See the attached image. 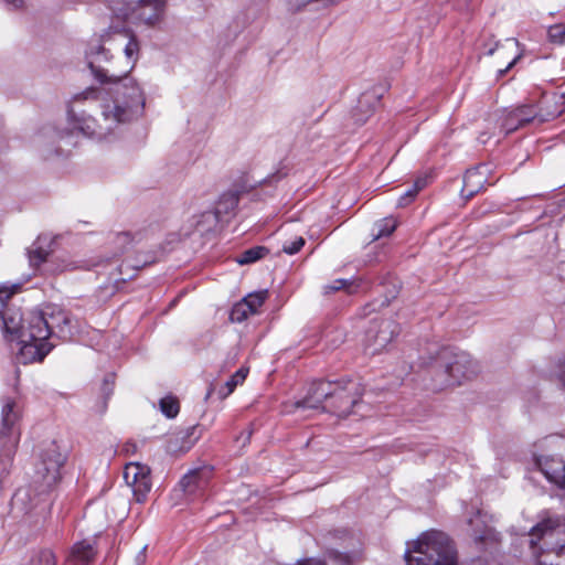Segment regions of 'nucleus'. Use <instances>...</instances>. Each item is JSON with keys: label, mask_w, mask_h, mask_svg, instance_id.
<instances>
[{"label": "nucleus", "mask_w": 565, "mask_h": 565, "mask_svg": "<svg viewBox=\"0 0 565 565\" xmlns=\"http://www.w3.org/2000/svg\"><path fill=\"white\" fill-rule=\"evenodd\" d=\"M350 285H351L350 280L339 278V279L333 280L331 284L326 285L323 288H324V292L329 294V292H334V291L344 289V288L349 287Z\"/></svg>", "instance_id": "nucleus-39"}, {"label": "nucleus", "mask_w": 565, "mask_h": 565, "mask_svg": "<svg viewBox=\"0 0 565 565\" xmlns=\"http://www.w3.org/2000/svg\"><path fill=\"white\" fill-rule=\"evenodd\" d=\"M489 172V167L486 164L468 169L463 175V184L461 189L462 198L469 200L479 193L488 182Z\"/></svg>", "instance_id": "nucleus-18"}, {"label": "nucleus", "mask_w": 565, "mask_h": 565, "mask_svg": "<svg viewBox=\"0 0 565 565\" xmlns=\"http://www.w3.org/2000/svg\"><path fill=\"white\" fill-rule=\"evenodd\" d=\"M124 479L131 488L137 502H143L151 489L150 468L140 462H129L124 469Z\"/></svg>", "instance_id": "nucleus-12"}, {"label": "nucleus", "mask_w": 565, "mask_h": 565, "mask_svg": "<svg viewBox=\"0 0 565 565\" xmlns=\"http://www.w3.org/2000/svg\"><path fill=\"white\" fill-rule=\"evenodd\" d=\"M73 268H74V267H73V266H71V264H67V265L63 266V268H62V269L64 270V269H73Z\"/></svg>", "instance_id": "nucleus-51"}, {"label": "nucleus", "mask_w": 565, "mask_h": 565, "mask_svg": "<svg viewBox=\"0 0 565 565\" xmlns=\"http://www.w3.org/2000/svg\"><path fill=\"white\" fill-rule=\"evenodd\" d=\"M268 298V290H259L255 292L248 294L242 300L246 303V307L249 309V312L253 315L258 312V309L264 305L266 299Z\"/></svg>", "instance_id": "nucleus-28"}, {"label": "nucleus", "mask_w": 565, "mask_h": 565, "mask_svg": "<svg viewBox=\"0 0 565 565\" xmlns=\"http://www.w3.org/2000/svg\"><path fill=\"white\" fill-rule=\"evenodd\" d=\"M95 95H96L95 89H87L84 93L74 96L73 104L70 106V108L67 110V117H68L70 125H72V129L61 130V129H56V128H46L43 130V132H42V136H43L42 143H43V148H44L43 156L46 159L52 158L54 156H64V154H66V152H70V149H66V151H65L63 146H66V147L74 146V142L72 141V136L75 130L83 134L84 136L99 139L96 136H92V135H88V134H85L84 131H82L79 129L77 122H75L71 116V110H74L76 115L84 111L86 115L90 116V114H88L84 109H76L74 104L82 99H94ZM92 117L100 119V111L98 113V116L92 115ZM114 131H111V134ZM109 135H110V132L108 135H106L105 137H102L100 139H105Z\"/></svg>", "instance_id": "nucleus-4"}, {"label": "nucleus", "mask_w": 565, "mask_h": 565, "mask_svg": "<svg viewBox=\"0 0 565 565\" xmlns=\"http://www.w3.org/2000/svg\"><path fill=\"white\" fill-rule=\"evenodd\" d=\"M159 407L162 414L168 418H174L180 411V404L177 397L167 395L159 401Z\"/></svg>", "instance_id": "nucleus-30"}, {"label": "nucleus", "mask_w": 565, "mask_h": 565, "mask_svg": "<svg viewBox=\"0 0 565 565\" xmlns=\"http://www.w3.org/2000/svg\"><path fill=\"white\" fill-rule=\"evenodd\" d=\"M469 525L472 526L470 535L475 542L486 543L488 541H498V533L492 527L484 524L480 512H477L476 515L469 520Z\"/></svg>", "instance_id": "nucleus-19"}, {"label": "nucleus", "mask_w": 565, "mask_h": 565, "mask_svg": "<svg viewBox=\"0 0 565 565\" xmlns=\"http://www.w3.org/2000/svg\"><path fill=\"white\" fill-rule=\"evenodd\" d=\"M212 391H213V388H212V387H210V390H209V392H207V394H206V398H209V397H210V395L212 394Z\"/></svg>", "instance_id": "nucleus-52"}, {"label": "nucleus", "mask_w": 565, "mask_h": 565, "mask_svg": "<svg viewBox=\"0 0 565 565\" xmlns=\"http://www.w3.org/2000/svg\"><path fill=\"white\" fill-rule=\"evenodd\" d=\"M405 561L406 565H460L455 542L438 530L423 532L407 543Z\"/></svg>", "instance_id": "nucleus-2"}, {"label": "nucleus", "mask_w": 565, "mask_h": 565, "mask_svg": "<svg viewBox=\"0 0 565 565\" xmlns=\"http://www.w3.org/2000/svg\"><path fill=\"white\" fill-rule=\"evenodd\" d=\"M250 436H252L250 429H247L246 431L242 433V435L239 436V439H242L243 445H246L249 441Z\"/></svg>", "instance_id": "nucleus-49"}, {"label": "nucleus", "mask_w": 565, "mask_h": 565, "mask_svg": "<svg viewBox=\"0 0 565 565\" xmlns=\"http://www.w3.org/2000/svg\"><path fill=\"white\" fill-rule=\"evenodd\" d=\"M305 238L301 236H297L291 241H286L282 244V252L288 255L297 254L305 245Z\"/></svg>", "instance_id": "nucleus-37"}, {"label": "nucleus", "mask_w": 565, "mask_h": 565, "mask_svg": "<svg viewBox=\"0 0 565 565\" xmlns=\"http://www.w3.org/2000/svg\"><path fill=\"white\" fill-rule=\"evenodd\" d=\"M30 339L49 340L56 335L66 339L72 335V318L68 312L56 305H46L41 310L31 311L28 316Z\"/></svg>", "instance_id": "nucleus-3"}, {"label": "nucleus", "mask_w": 565, "mask_h": 565, "mask_svg": "<svg viewBox=\"0 0 565 565\" xmlns=\"http://www.w3.org/2000/svg\"><path fill=\"white\" fill-rule=\"evenodd\" d=\"M10 9H19L23 6V0H4Z\"/></svg>", "instance_id": "nucleus-47"}, {"label": "nucleus", "mask_w": 565, "mask_h": 565, "mask_svg": "<svg viewBox=\"0 0 565 565\" xmlns=\"http://www.w3.org/2000/svg\"><path fill=\"white\" fill-rule=\"evenodd\" d=\"M66 456L55 441H51L41 452L33 476L34 491L40 494L50 492L61 480V468Z\"/></svg>", "instance_id": "nucleus-7"}, {"label": "nucleus", "mask_w": 565, "mask_h": 565, "mask_svg": "<svg viewBox=\"0 0 565 565\" xmlns=\"http://www.w3.org/2000/svg\"><path fill=\"white\" fill-rule=\"evenodd\" d=\"M128 42L124 47L125 62L121 68L115 63L107 67L102 65L108 61V52L98 46L92 54L88 66L95 78L102 84L109 85V99L100 103V119L86 115L84 111L76 115L71 110V116L77 122L79 129L85 134L105 137L115 131L120 125L127 124L139 114L145 107V96L139 84L129 76L139 58L140 45L135 34L126 32Z\"/></svg>", "instance_id": "nucleus-1"}, {"label": "nucleus", "mask_w": 565, "mask_h": 565, "mask_svg": "<svg viewBox=\"0 0 565 565\" xmlns=\"http://www.w3.org/2000/svg\"><path fill=\"white\" fill-rule=\"evenodd\" d=\"M555 104L554 110H544L543 107L534 105H522L515 108L519 122L524 126L531 122L543 124L562 115L565 110V94L555 96L552 100Z\"/></svg>", "instance_id": "nucleus-13"}, {"label": "nucleus", "mask_w": 565, "mask_h": 565, "mask_svg": "<svg viewBox=\"0 0 565 565\" xmlns=\"http://www.w3.org/2000/svg\"><path fill=\"white\" fill-rule=\"evenodd\" d=\"M26 331H29L28 320L26 328H23L21 330V335H19L20 349L15 356L17 362L24 365L34 362H42L54 348V344L47 342V340L30 339L25 337Z\"/></svg>", "instance_id": "nucleus-11"}, {"label": "nucleus", "mask_w": 565, "mask_h": 565, "mask_svg": "<svg viewBox=\"0 0 565 565\" xmlns=\"http://www.w3.org/2000/svg\"><path fill=\"white\" fill-rule=\"evenodd\" d=\"M418 193L416 192V189H414L413 186H411L403 195H401V198L398 199L397 201V207H405L407 206L411 202L414 201V199L416 198Z\"/></svg>", "instance_id": "nucleus-41"}, {"label": "nucleus", "mask_w": 565, "mask_h": 565, "mask_svg": "<svg viewBox=\"0 0 565 565\" xmlns=\"http://www.w3.org/2000/svg\"><path fill=\"white\" fill-rule=\"evenodd\" d=\"M548 40L555 44H564L565 43V24H554L551 25L547 30Z\"/></svg>", "instance_id": "nucleus-35"}, {"label": "nucleus", "mask_w": 565, "mask_h": 565, "mask_svg": "<svg viewBox=\"0 0 565 565\" xmlns=\"http://www.w3.org/2000/svg\"><path fill=\"white\" fill-rule=\"evenodd\" d=\"M239 194L237 191H228L223 193L216 202L215 212L222 218L224 215L232 213L238 205Z\"/></svg>", "instance_id": "nucleus-24"}, {"label": "nucleus", "mask_w": 565, "mask_h": 565, "mask_svg": "<svg viewBox=\"0 0 565 565\" xmlns=\"http://www.w3.org/2000/svg\"><path fill=\"white\" fill-rule=\"evenodd\" d=\"M150 262L145 259V260H137V262H131L129 260L128 258H125L121 264L118 266V271L121 276H127V277H122L121 279L122 280H126V279H131L135 274H129L128 270H132V271H136L140 268H142L143 266L148 265Z\"/></svg>", "instance_id": "nucleus-32"}, {"label": "nucleus", "mask_w": 565, "mask_h": 565, "mask_svg": "<svg viewBox=\"0 0 565 565\" xmlns=\"http://www.w3.org/2000/svg\"><path fill=\"white\" fill-rule=\"evenodd\" d=\"M52 243L53 241L46 237L45 235H41L38 237V239L33 243L32 247L28 252L29 262L32 267H39L47 259V256L52 252Z\"/></svg>", "instance_id": "nucleus-21"}, {"label": "nucleus", "mask_w": 565, "mask_h": 565, "mask_svg": "<svg viewBox=\"0 0 565 565\" xmlns=\"http://www.w3.org/2000/svg\"><path fill=\"white\" fill-rule=\"evenodd\" d=\"M563 93H561L562 95ZM555 96H559V94H553L551 96H543L542 100L539 103L537 107H543V109L546 110H554L555 104L552 102Z\"/></svg>", "instance_id": "nucleus-42"}, {"label": "nucleus", "mask_w": 565, "mask_h": 565, "mask_svg": "<svg viewBox=\"0 0 565 565\" xmlns=\"http://www.w3.org/2000/svg\"><path fill=\"white\" fill-rule=\"evenodd\" d=\"M361 396L362 393L358 382L353 380L334 381L333 392L330 399H328L329 404L324 406V412L338 417H347Z\"/></svg>", "instance_id": "nucleus-9"}, {"label": "nucleus", "mask_w": 565, "mask_h": 565, "mask_svg": "<svg viewBox=\"0 0 565 565\" xmlns=\"http://www.w3.org/2000/svg\"><path fill=\"white\" fill-rule=\"evenodd\" d=\"M448 374V385L460 384L463 380L472 377L477 373V364L466 352L454 353L445 365Z\"/></svg>", "instance_id": "nucleus-14"}, {"label": "nucleus", "mask_w": 565, "mask_h": 565, "mask_svg": "<svg viewBox=\"0 0 565 565\" xmlns=\"http://www.w3.org/2000/svg\"><path fill=\"white\" fill-rule=\"evenodd\" d=\"M248 374V369L247 367H241L239 370H237L231 377L228 381H226V383L224 384V387L220 391V395L222 397H226L228 396L231 393L234 392L235 387L238 385V384H242L246 376Z\"/></svg>", "instance_id": "nucleus-27"}, {"label": "nucleus", "mask_w": 565, "mask_h": 565, "mask_svg": "<svg viewBox=\"0 0 565 565\" xmlns=\"http://www.w3.org/2000/svg\"><path fill=\"white\" fill-rule=\"evenodd\" d=\"M397 222L393 217H385L374 225V238L390 236L396 228Z\"/></svg>", "instance_id": "nucleus-31"}, {"label": "nucleus", "mask_w": 565, "mask_h": 565, "mask_svg": "<svg viewBox=\"0 0 565 565\" xmlns=\"http://www.w3.org/2000/svg\"><path fill=\"white\" fill-rule=\"evenodd\" d=\"M114 391V375H107L102 385V393L104 396L103 405L100 412H105L107 407V399L111 396Z\"/></svg>", "instance_id": "nucleus-38"}, {"label": "nucleus", "mask_w": 565, "mask_h": 565, "mask_svg": "<svg viewBox=\"0 0 565 565\" xmlns=\"http://www.w3.org/2000/svg\"><path fill=\"white\" fill-rule=\"evenodd\" d=\"M114 11L125 20L149 28L158 26L164 19L167 0H107Z\"/></svg>", "instance_id": "nucleus-5"}, {"label": "nucleus", "mask_w": 565, "mask_h": 565, "mask_svg": "<svg viewBox=\"0 0 565 565\" xmlns=\"http://www.w3.org/2000/svg\"><path fill=\"white\" fill-rule=\"evenodd\" d=\"M202 479L198 471L186 473L180 481L183 492L188 495L195 493L196 489L201 487Z\"/></svg>", "instance_id": "nucleus-29"}, {"label": "nucleus", "mask_w": 565, "mask_h": 565, "mask_svg": "<svg viewBox=\"0 0 565 565\" xmlns=\"http://www.w3.org/2000/svg\"><path fill=\"white\" fill-rule=\"evenodd\" d=\"M542 443L544 447L552 450L565 449V438L558 435L547 436ZM536 463L550 482L565 489V454L561 457L540 456L536 458Z\"/></svg>", "instance_id": "nucleus-8"}, {"label": "nucleus", "mask_w": 565, "mask_h": 565, "mask_svg": "<svg viewBox=\"0 0 565 565\" xmlns=\"http://www.w3.org/2000/svg\"><path fill=\"white\" fill-rule=\"evenodd\" d=\"M519 117L516 116L515 109L508 113L505 118L502 121V129L505 131V134H511L519 128L524 127L522 122H519Z\"/></svg>", "instance_id": "nucleus-34"}, {"label": "nucleus", "mask_w": 565, "mask_h": 565, "mask_svg": "<svg viewBox=\"0 0 565 565\" xmlns=\"http://www.w3.org/2000/svg\"><path fill=\"white\" fill-rule=\"evenodd\" d=\"M529 544L535 562L539 553L565 546V519L558 515L543 518L531 529Z\"/></svg>", "instance_id": "nucleus-6"}, {"label": "nucleus", "mask_w": 565, "mask_h": 565, "mask_svg": "<svg viewBox=\"0 0 565 565\" xmlns=\"http://www.w3.org/2000/svg\"><path fill=\"white\" fill-rule=\"evenodd\" d=\"M268 248L265 246H254L241 253L237 256L236 262L239 265L253 264L268 254Z\"/></svg>", "instance_id": "nucleus-26"}, {"label": "nucleus", "mask_w": 565, "mask_h": 565, "mask_svg": "<svg viewBox=\"0 0 565 565\" xmlns=\"http://www.w3.org/2000/svg\"><path fill=\"white\" fill-rule=\"evenodd\" d=\"M253 313L249 312V309L246 307L243 300L235 303L230 313V320L232 322H243Z\"/></svg>", "instance_id": "nucleus-33"}, {"label": "nucleus", "mask_w": 565, "mask_h": 565, "mask_svg": "<svg viewBox=\"0 0 565 565\" xmlns=\"http://www.w3.org/2000/svg\"><path fill=\"white\" fill-rule=\"evenodd\" d=\"M556 376L565 390V359L558 364Z\"/></svg>", "instance_id": "nucleus-44"}, {"label": "nucleus", "mask_w": 565, "mask_h": 565, "mask_svg": "<svg viewBox=\"0 0 565 565\" xmlns=\"http://www.w3.org/2000/svg\"><path fill=\"white\" fill-rule=\"evenodd\" d=\"M298 565H327L324 561L319 558H306L298 563Z\"/></svg>", "instance_id": "nucleus-46"}, {"label": "nucleus", "mask_w": 565, "mask_h": 565, "mask_svg": "<svg viewBox=\"0 0 565 565\" xmlns=\"http://www.w3.org/2000/svg\"><path fill=\"white\" fill-rule=\"evenodd\" d=\"M399 333V326L391 318L374 321L366 332V350L377 354Z\"/></svg>", "instance_id": "nucleus-10"}, {"label": "nucleus", "mask_w": 565, "mask_h": 565, "mask_svg": "<svg viewBox=\"0 0 565 565\" xmlns=\"http://www.w3.org/2000/svg\"><path fill=\"white\" fill-rule=\"evenodd\" d=\"M333 536L334 539L342 541L344 543V547L348 551H329L327 553L328 559L331 561L333 565H350L351 557L349 555V551L354 552L356 547L361 544L360 534L354 531L340 529L333 532Z\"/></svg>", "instance_id": "nucleus-16"}, {"label": "nucleus", "mask_w": 565, "mask_h": 565, "mask_svg": "<svg viewBox=\"0 0 565 565\" xmlns=\"http://www.w3.org/2000/svg\"><path fill=\"white\" fill-rule=\"evenodd\" d=\"M333 383L331 381H316L313 382L306 394V396L295 403L296 408L322 409L329 404L330 396L333 392Z\"/></svg>", "instance_id": "nucleus-15"}, {"label": "nucleus", "mask_w": 565, "mask_h": 565, "mask_svg": "<svg viewBox=\"0 0 565 565\" xmlns=\"http://www.w3.org/2000/svg\"><path fill=\"white\" fill-rule=\"evenodd\" d=\"M145 551H146V547H143V548L141 550V552H140V553H139V555L137 556V559H140V561H142V562H143V559H145V557H146V555H145Z\"/></svg>", "instance_id": "nucleus-50"}, {"label": "nucleus", "mask_w": 565, "mask_h": 565, "mask_svg": "<svg viewBox=\"0 0 565 565\" xmlns=\"http://www.w3.org/2000/svg\"><path fill=\"white\" fill-rule=\"evenodd\" d=\"M374 100H379V98L375 96V95H369V94H363L360 99H359V103H358V107H356V110H360L362 109L363 107H366L367 106V110H366V116H370L373 111L372 108H370V105L372 102Z\"/></svg>", "instance_id": "nucleus-40"}, {"label": "nucleus", "mask_w": 565, "mask_h": 565, "mask_svg": "<svg viewBox=\"0 0 565 565\" xmlns=\"http://www.w3.org/2000/svg\"><path fill=\"white\" fill-rule=\"evenodd\" d=\"M30 497L29 490H18L15 494L13 495V504H17L18 502H23L26 498Z\"/></svg>", "instance_id": "nucleus-43"}, {"label": "nucleus", "mask_w": 565, "mask_h": 565, "mask_svg": "<svg viewBox=\"0 0 565 565\" xmlns=\"http://www.w3.org/2000/svg\"><path fill=\"white\" fill-rule=\"evenodd\" d=\"M499 46L504 47V49L513 46L515 49V55L512 58V61L509 62V64L507 65V67L504 70L500 71L501 74H504L509 70H511L515 65V63L521 58V53L518 52L520 43L515 39H507L504 41V43L502 44V43H500L498 41H494L493 35H489L488 40L482 44V49L484 50V54L488 55V56L493 55V53L495 52V50Z\"/></svg>", "instance_id": "nucleus-22"}, {"label": "nucleus", "mask_w": 565, "mask_h": 565, "mask_svg": "<svg viewBox=\"0 0 565 565\" xmlns=\"http://www.w3.org/2000/svg\"><path fill=\"white\" fill-rule=\"evenodd\" d=\"M31 565H57L56 557L51 550H42L32 558Z\"/></svg>", "instance_id": "nucleus-36"}, {"label": "nucleus", "mask_w": 565, "mask_h": 565, "mask_svg": "<svg viewBox=\"0 0 565 565\" xmlns=\"http://www.w3.org/2000/svg\"><path fill=\"white\" fill-rule=\"evenodd\" d=\"M427 183H428L427 177H419L415 180V182L412 186L414 189H416V192L418 193L420 190L426 188Z\"/></svg>", "instance_id": "nucleus-45"}, {"label": "nucleus", "mask_w": 565, "mask_h": 565, "mask_svg": "<svg viewBox=\"0 0 565 565\" xmlns=\"http://www.w3.org/2000/svg\"><path fill=\"white\" fill-rule=\"evenodd\" d=\"M96 555L94 544L87 540L77 542L73 545L68 561L75 565H88Z\"/></svg>", "instance_id": "nucleus-20"}, {"label": "nucleus", "mask_w": 565, "mask_h": 565, "mask_svg": "<svg viewBox=\"0 0 565 565\" xmlns=\"http://www.w3.org/2000/svg\"><path fill=\"white\" fill-rule=\"evenodd\" d=\"M222 218L213 211H205L199 215L196 221V230L201 233H207L212 231Z\"/></svg>", "instance_id": "nucleus-25"}, {"label": "nucleus", "mask_w": 565, "mask_h": 565, "mask_svg": "<svg viewBox=\"0 0 565 565\" xmlns=\"http://www.w3.org/2000/svg\"><path fill=\"white\" fill-rule=\"evenodd\" d=\"M285 174H281L280 172H277L275 174H271L270 177H268L265 182L266 183H274V182H277L279 181Z\"/></svg>", "instance_id": "nucleus-48"}, {"label": "nucleus", "mask_w": 565, "mask_h": 565, "mask_svg": "<svg viewBox=\"0 0 565 565\" xmlns=\"http://www.w3.org/2000/svg\"><path fill=\"white\" fill-rule=\"evenodd\" d=\"M140 241L139 235H132L129 232L117 233L113 241L114 254L113 257H118L130 250L136 243Z\"/></svg>", "instance_id": "nucleus-23"}, {"label": "nucleus", "mask_w": 565, "mask_h": 565, "mask_svg": "<svg viewBox=\"0 0 565 565\" xmlns=\"http://www.w3.org/2000/svg\"><path fill=\"white\" fill-rule=\"evenodd\" d=\"M19 285H1L0 286V316L3 321V329L7 333L21 335V330L26 328V322L21 324V318L9 317L4 311L8 300L19 290Z\"/></svg>", "instance_id": "nucleus-17"}]
</instances>
